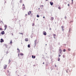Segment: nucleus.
<instances>
[{"label": "nucleus", "instance_id": "nucleus-31", "mask_svg": "<svg viewBox=\"0 0 76 76\" xmlns=\"http://www.w3.org/2000/svg\"><path fill=\"white\" fill-rule=\"evenodd\" d=\"M9 52L8 51H7V54L8 53H9Z\"/></svg>", "mask_w": 76, "mask_h": 76}, {"label": "nucleus", "instance_id": "nucleus-35", "mask_svg": "<svg viewBox=\"0 0 76 76\" xmlns=\"http://www.w3.org/2000/svg\"><path fill=\"white\" fill-rule=\"evenodd\" d=\"M55 67H56L57 66L56 65H55Z\"/></svg>", "mask_w": 76, "mask_h": 76}, {"label": "nucleus", "instance_id": "nucleus-29", "mask_svg": "<svg viewBox=\"0 0 76 76\" xmlns=\"http://www.w3.org/2000/svg\"><path fill=\"white\" fill-rule=\"evenodd\" d=\"M20 34H22V35H23V33H20Z\"/></svg>", "mask_w": 76, "mask_h": 76}, {"label": "nucleus", "instance_id": "nucleus-42", "mask_svg": "<svg viewBox=\"0 0 76 76\" xmlns=\"http://www.w3.org/2000/svg\"><path fill=\"white\" fill-rule=\"evenodd\" d=\"M45 45H47V44H46Z\"/></svg>", "mask_w": 76, "mask_h": 76}, {"label": "nucleus", "instance_id": "nucleus-45", "mask_svg": "<svg viewBox=\"0 0 76 76\" xmlns=\"http://www.w3.org/2000/svg\"><path fill=\"white\" fill-rule=\"evenodd\" d=\"M63 31L64 30V29H63Z\"/></svg>", "mask_w": 76, "mask_h": 76}, {"label": "nucleus", "instance_id": "nucleus-7", "mask_svg": "<svg viewBox=\"0 0 76 76\" xmlns=\"http://www.w3.org/2000/svg\"><path fill=\"white\" fill-rule=\"evenodd\" d=\"M43 34L44 35H47V33L46 32H44L43 33Z\"/></svg>", "mask_w": 76, "mask_h": 76}, {"label": "nucleus", "instance_id": "nucleus-24", "mask_svg": "<svg viewBox=\"0 0 76 76\" xmlns=\"http://www.w3.org/2000/svg\"><path fill=\"white\" fill-rule=\"evenodd\" d=\"M20 55H21V56H23V54L22 53H20Z\"/></svg>", "mask_w": 76, "mask_h": 76}, {"label": "nucleus", "instance_id": "nucleus-11", "mask_svg": "<svg viewBox=\"0 0 76 76\" xmlns=\"http://www.w3.org/2000/svg\"><path fill=\"white\" fill-rule=\"evenodd\" d=\"M4 46L5 47V48H7V46L6 45H4Z\"/></svg>", "mask_w": 76, "mask_h": 76}, {"label": "nucleus", "instance_id": "nucleus-9", "mask_svg": "<svg viewBox=\"0 0 76 76\" xmlns=\"http://www.w3.org/2000/svg\"><path fill=\"white\" fill-rule=\"evenodd\" d=\"M28 38H26L25 39V41H28Z\"/></svg>", "mask_w": 76, "mask_h": 76}, {"label": "nucleus", "instance_id": "nucleus-15", "mask_svg": "<svg viewBox=\"0 0 76 76\" xmlns=\"http://www.w3.org/2000/svg\"><path fill=\"white\" fill-rule=\"evenodd\" d=\"M54 19L53 18L51 17V20H53Z\"/></svg>", "mask_w": 76, "mask_h": 76}, {"label": "nucleus", "instance_id": "nucleus-46", "mask_svg": "<svg viewBox=\"0 0 76 76\" xmlns=\"http://www.w3.org/2000/svg\"><path fill=\"white\" fill-rule=\"evenodd\" d=\"M39 9H40L39 8Z\"/></svg>", "mask_w": 76, "mask_h": 76}, {"label": "nucleus", "instance_id": "nucleus-44", "mask_svg": "<svg viewBox=\"0 0 76 76\" xmlns=\"http://www.w3.org/2000/svg\"><path fill=\"white\" fill-rule=\"evenodd\" d=\"M21 1V2H22V1Z\"/></svg>", "mask_w": 76, "mask_h": 76}, {"label": "nucleus", "instance_id": "nucleus-34", "mask_svg": "<svg viewBox=\"0 0 76 76\" xmlns=\"http://www.w3.org/2000/svg\"><path fill=\"white\" fill-rule=\"evenodd\" d=\"M28 15H27V14H26L25 15V16H27Z\"/></svg>", "mask_w": 76, "mask_h": 76}, {"label": "nucleus", "instance_id": "nucleus-30", "mask_svg": "<svg viewBox=\"0 0 76 76\" xmlns=\"http://www.w3.org/2000/svg\"><path fill=\"white\" fill-rule=\"evenodd\" d=\"M34 23L33 24V25H32L33 26H34Z\"/></svg>", "mask_w": 76, "mask_h": 76}, {"label": "nucleus", "instance_id": "nucleus-20", "mask_svg": "<svg viewBox=\"0 0 76 76\" xmlns=\"http://www.w3.org/2000/svg\"><path fill=\"white\" fill-rule=\"evenodd\" d=\"M65 51H66V50H65V49H64V50H63V52H65Z\"/></svg>", "mask_w": 76, "mask_h": 76}, {"label": "nucleus", "instance_id": "nucleus-18", "mask_svg": "<svg viewBox=\"0 0 76 76\" xmlns=\"http://www.w3.org/2000/svg\"><path fill=\"white\" fill-rule=\"evenodd\" d=\"M63 57L64 58H65V55H63Z\"/></svg>", "mask_w": 76, "mask_h": 76}, {"label": "nucleus", "instance_id": "nucleus-48", "mask_svg": "<svg viewBox=\"0 0 76 76\" xmlns=\"http://www.w3.org/2000/svg\"><path fill=\"white\" fill-rule=\"evenodd\" d=\"M18 76H19L18 75Z\"/></svg>", "mask_w": 76, "mask_h": 76}, {"label": "nucleus", "instance_id": "nucleus-3", "mask_svg": "<svg viewBox=\"0 0 76 76\" xmlns=\"http://www.w3.org/2000/svg\"><path fill=\"white\" fill-rule=\"evenodd\" d=\"M31 14V11H29V12H28V15H30Z\"/></svg>", "mask_w": 76, "mask_h": 76}, {"label": "nucleus", "instance_id": "nucleus-16", "mask_svg": "<svg viewBox=\"0 0 76 76\" xmlns=\"http://www.w3.org/2000/svg\"><path fill=\"white\" fill-rule=\"evenodd\" d=\"M53 37H56V34H53Z\"/></svg>", "mask_w": 76, "mask_h": 76}, {"label": "nucleus", "instance_id": "nucleus-12", "mask_svg": "<svg viewBox=\"0 0 76 76\" xmlns=\"http://www.w3.org/2000/svg\"><path fill=\"white\" fill-rule=\"evenodd\" d=\"M17 50H18V53H20V50L18 48Z\"/></svg>", "mask_w": 76, "mask_h": 76}, {"label": "nucleus", "instance_id": "nucleus-43", "mask_svg": "<svg viewBox=\"0 0 76 76\" xmlns=\"http://www.w3.org/2000/svg\"><path fill=\"white\" fill-rule=\"evenodd\" d=\"M54 38H55V37H54Z\"/></svg>", "mask_w": 76, "mask_h": 76}, {"label": "nucleus", "instance_id": "nucleus-27", "mask_svg": "<svg viewBox=\"0 0 76 76\" xmlns=\"http://www.w3.org/2000/svg\"><path fill=\"white\" fill-rule=\"evenodd\" d=\"M37 18H39V16L38 15H37Z\"/></svg>", "mask_w": 76, "mask_h": 76}, {"label": "nucleus", "instance_id": "nucleus-25", "mask_svg": "<svg viewBox=\"0 0 76 76\" xmlns=\"http://www.w3.org/2000/svg\"><path fill=\"white\" fill-rule=\"evenodd\" d=\"M61 56V55H60V54L59 53L58 54V57H60Z\"/></svg>", "mask_w": 76, "mask_h": 76}, {"label": "nucleus", "instance_id": "nucleus-47", "mask_svg": "<svg viewBox=\"0 0 76 76\" xmlns=\"http://www.w3.org/2000/svg\"><path fill=\"white\" fill-rule=\"evenodd\" d=\"M67 72V71H66Z\"/></svg>", "mask_w": 76, "mask_h": 76}, {"label": "nucleus", "instance_id": "nucleus-40", "mask_svg": "<svg viewBox=\"0 0 76 76\" xmlns=\"http://www.w3.org/2000/svg\"><path fill=\"white\" fill-rule=\"evenodd\" d=\"M19 54H18V56H19Z\"/></svg>", "mask_w": 76, "mask_h": 76}, {"label": "nucleus", "instance_id": "nucleus-10", "mask_svg": "<svg viewBox=\"0 0 76 76\" xmlns=\"http://www.w3.org/2000/svg\"><path fill=\"white\" fill-rule=\"evenodd\" d=\"M36 57L35 56H32V58H35Z\"/></svg>", "mask_w": 76, "mask_h": 76}, {"label": "nucleus", "instance_id": "nucleus-13", "mask_svg": "<svg viewBox=\"0 0 76 76\" xmlns=\"http://www.w3.org/2000/svg\"><path fill=\"white\" fill-rule=\"evenodd\" d=\"M23 8L24 9H25V6L24 5V4H23L22 5Z\"/></svg>", "mask_w": 76, "mask_h": 76}, {"label": "nucleus", "instance_id": "nucleus-23", "mask_svg": "<svg viewBox=\"0 0 76 76\" xmlns=\"http://www.w3.org/2000/svg\"><path fill=\"white\" fill-rule=\"evenodd\" d=\"M0 30L2 31V28H0Z\"/></svg>", "mask_w": 76, "mask_h": 76}, {"label": "nucleus", "instance_id": "nucleus-32", "mask_svg": "<svg viewBox=\"0 0 76 76\" xmlns=\"http://www.w3.org/2000/svg\"><path fill=\"white\" fill-rule=\"evenodd\" d=\"M73 21H71L70 22V23H71Z\"/></svg>", "mask_w": 76, "mask_h": 76}, {"label": "nucleus", "instance_id": "nucleus-26", "mask_svg": "<svg viewBox=\"0 0 76 76\" xmlns=\"http://www.w3.org/2000/svg\"><path fill=\"white\" fill-rule=\"evenodd\" d=\"M34 45L35 46H36V43L35 42V43H34Z\"/></svg>", "mask_w": 76, "mask_h": 76}, {"label": "nucleus", "instance_id": "nucleus-4", "mask_svg": "<svg viewBox=\"0 0 76 76\" xmlns=\"http://www.w3.org/2000/svg\"><path fill=\"white\" fill-rule=\"evenodd\" d=\"M1 34L2 35H4V31H2V32H1Z\"/></svg>", "mask_w": 76, "mask_h": 76}, {"label": "nucleus", "instance_id": "nucleus-17", "mask_svg": "<svg viewBox=\"0 0 76 76\" xmlns=\"http://www.w3.org/2000/svg\"><path fill=\"white\" fill-rule=\"evenodd\" d=\"M68 50L69 51H71V49L70 48H68Z\"/></svg>", "mask_w": 76, "mask_h": 76}, {"label": "nucleus", "instance_id": "nucleus-1", "mask_svg": "<svg viewBox=\"0 0 76 76\" xmlns=\"http://www.w3.org/2000/svg\"><path fill=\"white\" fill-rule=\"evenodd\" d=\"M59 51V53L61 54V53H62V50L61 49H60Z\"/></svg>", "mask_w": 76, "mask_h": 76}, {"label": "nucleus", "instance_id": "nucleus-21", "mask_svg": "<svg viewBox=\"0 0 76 76\" xmlns=\"http://www.w3.org/2000/svg\"><path fill=\"white\" fill-rule=\"evenodd\" d=\"M58 9H59V10L61 9V7H58Z\"/></svg>", "mask_w": 76, "mask_h": 76}, {"label": "nucleus", "instance_id": "nucleus-6", "mask_svg": "<svg viewBox=\"0 0 76 76\" xmlns=\"http://www.w3.org/2000/svg\"><path fill=\"white\" fill-rule=\"evenodd\" d=\"M50 5H53V2H50Z\"/></svg>", "mask_w": 76, "mask_h": 76}, {"label": "nucleus", "instance_id": "nucleus-22", "mask_svg": "<svg viewBox=\"0 0 76 76\" xmlns=\"http://www.w3.org/2000/svg\"><path fill=\"white\" fill-rule=\"evenodd\" d=\"M58 61H60V58H58Z\"/></svg>", "mask_w": 76, "mask_h": 76}, {"label": "nucleus", "instance_id": "nucleus-14", "mask_svg": "<svg viewBox=\"0 0 76 76\" xmlns=\"http://www.w3.org/2000/svg\"><path fill=\"white\" fill-rule=\"evenodd\" d=\"M28 48H30V45H28Z\"/></svg>", "mask_w": 76, "mask_h": 76}, {"label": "nucleus", "instance_id": "nucleus-5", "mask_svg": "<svg viewBox=\"0 0 76 76\" xmlns=\"http://www.w3.org/2000/svg\"><path fill=\"white\" fill-rule=\"evenodd\" d=\"M7 26H4V28H4V31L6 29H7Z\"/></svg>", "mask_w": 76, "mask_h": 76}, {"label": "nucleus", "instance_id": "nucleus-8", "mask_svg": "<svg viewBox=\"0 0 76 76\" xmlns=\"http://www.w3.org/2000/svg\"><path fill=\"white\" fill-rule=\"evenodd\" d=\"M0 42H4V41L3 40V39H1Z\"/></svg>", "mask_w": 76, "mask_h": 76}, {"label": "nucleus", "instance_id": "nucleus-2", "mask_svg": "<svg viewBox=\"0 0 76 76\" xmlns=\"http://www.w3.org/2000/svg\"><path fill=\"white\" fill-rule=\"evenodd\" d=\"M7 67V65H4V69H6V68Z\"/></svg>", "mask_w": 76, "mask_h": 76}, {"label": "nucleus", "instance_id": "nucleus-38", "mask_svg": "<svg viewBox=\"0 0 76 76\" xmlns=\"http://www.w3.org/2000/svg\"><path fill=\"white\" fill-rule=\"evenodd\" d=\"M43 18H45V17L44 16L43 17Z\"/></svg>", "mask_w": 76, "mask_h": 76}, {"label": "nucleus", "instance_id": "nucleus-33", "mask_svg": "<svg viewBox=\"0 0 76 76\" xmlns=\"http://www.w3.org/2000/svg\"><path fill=\"white\" fill-rule=\"evenodd\" d=\"M68 6H69V4H68Z\"/></svg>", "mask_w": 76, "mask_h": 76}, {"label": "nucleus", "instance_id": "nucleus-36", "mask_svg": "<svg viewBox=\"0 0 76 76\" xmlns=\"http://www.w3.org/2000/svg\"><path fill=\"white\" fill-rule=\"evenodd\" d=\"M51 30V28H50V30Z\"/></svg>", "mask_w": 76, "mask_h": 76}, {"label": "nucleus", "instance_id": "nucleus-39", "mask_svg": "<svg viewBox=\"0 0 76 76\" xmlns=\"http://www.w3.org/2000/svg\"><path fill=\"white\" fill-rule=\"evenodd\" d=\"M72 1H73V0H72Z\"/></svg>", "mask_w": 76, "mask_h": 76}, {"label": "nucleus", "instance_id": "nucleus-19", "mask_svg": "<svg viewBox=\"0 0 76 76\" xmlns=\"http://www.w3.org/2000/svg\"><path fill=\"white\" fill-rule=\"evenodd\" d=\"M10 44H12V40H11L10 42Z\"/></svg>", "mask_w": 76, "mask_h": 76}, {"label": "nucleus", "instance_id": "nucleus-41", "mask_svg": "<svg viewBox=\"0 0 76 76\" xmlns=\"http://www.w3.org/2000/svg\"><path fill=\"white\" fill-rule=\"evenodd\" d=\"M48 0H46V1H48Z\"/></svg>", "mask_w": 76, "mask_h": 76}, {"label": "nucleus", "instance_id": "nucleus-37", "mask_svg": "<svg viewBox=\"0 0 76 76\" xmlns=\"http://www.w3.org/2000/svg\"><path fill=\"white\" fill-rule=\"evenodd\" d=\"M45 64V62H43V64Z\"/></svg>", "mask_w": 76, "mask_h": 76}, {"label": "nucleus", "instance_id": "nucleus-28", "mask_svg": "<svg viewBox=\"0 0 76 76\" xmlns=\"http://www.w3.org/2000/svg\"><path fill=\"white\" fill-rule=\"evenodd\" d=\"M61 28L63 29L64 28V26H62L61 27Z\"/></svg>", "mask_w": 76, "mask_h": 76}]
</instances>
